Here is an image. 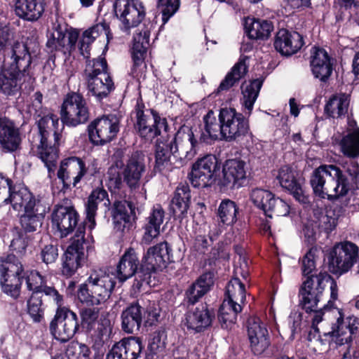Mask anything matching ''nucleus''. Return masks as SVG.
Instances as JSON below:
<instances>
[{
	"mask_svg": "<svg viewBox=\"0 0 359 359\" xmlns=\"http://www.w3.org/2000/svg\"><path fill=\"white\" fill-rule=\"evenodd\" d=\"M23 266L13 255L1 257L0 260V285L2 291L14 299L19 297L21 291L22 278L25 277L27 287L32 292L41 293L46 286V278L37 271H27L24 276Z\"/></svg>",
	"mask_w": 359,
	"mask_h": 359,
	"instance_id": "1",
	"label": "nucleus"
},
{
	"mask_svg": "<svg viewBox=\"0 0 359 359\" xmlns=\"http://www.w3.org/2000/svg\"><path fill=\"white\" fill-rule=\"evenodd\" d=\"M38 128L39 143L36 144L34 152L47 168L50 178L54 175L59 158L57 146L59 145L63 125L60 124L56 115L48 114L38 121Z\"/></svg>",
	"mask_w": 359,
	"mask_h": 359,
	"instance_id": "2",
	"label": "nucleus"
},
{
	"mask_svg": "<svg viewBox=\"0 0 359 359\" xmlns=\"http://www.w3.org/2000/svg\"><path fill=\"white\" fill-rule=\"evenodd\" d=\"M314 194L322 198L333 200L346 195L350 184L346 175L334 165H321L316 168L311 177Z\"/></svg>",
	"mask_w": 359,
	"mask_h": 359,
	"instance_id": "3",
	"label": "nucleus"
},
{
	"mask_svg": "<svg viewBox=\"0 0 359 359\" xmlns=\"http://www.w3.org/2000/svg\"><path fill=\"white\" fill-rule=\"evenodd\" d=\"M328 282L330 283V300L335 301L338 297L337 283L327 273L309 276L303 282L299 294L303 308L306 311H311L317 307Z\"/></svg>",
	"mask_w": 359,
	"mask_h": 359,
	"instance_id": "4",
	"label": "nucleus"
},
{
	"mask_svg": "<svg viewBox=\"0 0 359 359\" xmlns=\"http://www.w3.org/2000/svg\"><path fill=\"white\" fill-rule=\"evenodd\" d=\"M85 77L88 91L98 100L107 97L114 89L104 57L89 60L86 66Z\"/></svg>",
	"mask_w": 359,
	"mask_h": 359,
	"instance_id": "5",
	"label": "nucleus"
},
{
	"mask_svg": "<svg viewBox=\"0 0 359 359\" xmlns=\"http://www.w3.org/2000/svg\"><path fill=\"white\" fill-rule=\"evenodd\" d=\"M332 314H337L336 323L332 327V331L324 333V335L330 336L332 341L341 347L339 351L342 355L341 359H351L349 344L352 340V334L359 328L358 319L353 316L344 318L342 311L335 309L331 311Z\"/></svg>",
	"mask_w": 359,
	"mask_h": 359,
	"instance_id": "6",
	"label": "nucleus"
},
{
	"mask_svg": "<svg viewBox=\"0 0 359 359\" xmlns=\"http://www.w3.org/2000/svg\"><path fill=\"white\" fill-rule=\"evenodd\" d=\"M90 165L86 166L83 159L76 156H70L62 160L57 171V177L62 184L64 190L75 187L88 172L94 175L97 172V161L93 160Z\"/></svg>",
	"mask_w": 359,
	"mask_h": 359,
	"instance_id": "7",
	"label": "nucleus"
},
{
	"mask_svg": "<svg viewBox=\"0 0 359 359\" xmlns=\"http://www.w3.org/2000/svg\"><path fill=\"white\" fill-rule=\"evenodd\" d=\"M358 257V248L355 244L349 241L336 243L327 254L329 271L332 274L341 276L351 269Z\"/></svg>",
	"mask_w": 359,
	"mask_h": 359,
	"instance_id": "8",
	"label": "nucleus"
},
{
	"mask_svg": "<svg viewBox=\"0 0 359 359\" xmlns=\"http://www.w3.org/2000/svg\"><path fill=\"white\" fill-rule=\"evenodd\" d=\"M135 128L139 135L147 141L151 142L155 137L165 138L168 133V123L154 110L136 109Z\"/></svg>",
	"mask_w": 359,
	"mask_h": 359,
	"instance_id": "9",
	"label": "nucleus"
},
{
	"mask_svg": "<svg viewBox=\"0 0 359 359\" xmlns=\"http://www.w3.org/2000/svg\"><path fill=\"white\" fill-rule=\"evenodd\" d=\"M89 118V107L83 96L74 92L68 93L61 107L62 123L67 126L76 127L86 123Z\"/></svg>",
	"mask_w": 359,
	"mask_h": 359,
	"instance_id": "10",
	"label": "nucleus"
},
{
	"mask_svg": "<svg viewBox=\"0 0 359 359\" xmlns=\"http://www.w3.org/2000/svg\"><path fill=\"white\" fill-rule=\"evenodd\" d=\"M222 124V139L228 142L245 136L249 130L248 121L243 114L234 108L224 107L220 109L218 116Z\"/></svg>",
	"mask_w": 359,
	"mask_h": 359,
	"instance_id": "11",
	"label": "nucleus"
},
{
	"mask_svg": "<svg viewBox=\"0 0 359 359\" xmlns=\"http://www.w3.org/2000/svg\"><path fill=\"white\" fill-rule=\"evenodd\" d=\"M219 169L218 159L215 155H206L198 159L193 165L190 181L195 187H207L212 184Z\"/></svg>",
	"mask_w": 359,
	"mask_h": 359,
	"instance_id": "12",
	"label": "nucleus"
},
{
	"mask_svg": "<svg viewBox=\"0 0 359 359\" xmlns=\"http://www.w3.org/2000/svg\"><path fill=\"white\" fill-rule=\"evenodd\" d=\"M78 326L75 313L67 308H57L55 316L50 323V331L55 339L66 342L75 334Z\"/></svg>",
	"mask_w": 359,
	"mask_h": 359,
	"instance_id": "13",
	"label": "nucleus"
},
{
	"mask_svg": "<svg viewBox=\"0 0 359 359\" xmlns=\"http://www.w3.org/2000/svg\"><path fill=\"white\" fill-rule=\"evenodd\" d=\"M119 131V121L114 115L104 116L94 120L88 126L89 138L95 145H104L116 137Z\"/></svg>",
	"mask_w": 359,
	"mask_h": 359,
	"instance_id": "14",
	"label": "nucleus"
},
{
	"mask_svg": "<svg viewBox=\"0 0 359 359\" xmlns=\"http://www.w3.org/2000/svg\"><path fill=\"white\" fill-rule=\"evenodd\" d=\"M114 7L126 30L137 26L145 17V9L140 0H116Z\"/></svg>",
	"mask_w": 359,
	"mask_h": 359,
	"instance_id": "15",
	"label": "nucleus"
},
{
	"mask_svg": "<svg viewBox=\"0 0 359 359\" xmlns=\"http://www.w3.org/2000/svg\"><path fill=\"white\" fill-rule=\"evenodd\" d=\"M1 182L5 186L7 185L6 193L8 194V196L5 197L2 201L4 205L11 203L15 210L25 212L41 203L26 187L13 185L10 179H3Z\"/></svg>",
	"mask_w": 359,
	"mask_h": 359,
	"instance_id": "16",
	"label": "nucleus"
},
{
	"mask_svg": "<svg viewBox=\"0 0 359 359\" xmlns=\"http://www.w3.org/2000/svg\"><path fill=\"white\" fill-rule=\"evenodd\" d=\"M84 233V227L79 226L74 238L65 251L63 273L67 275L73 274L85 261Z\"/></svg>",
	"mask_w": 359,
	"mask_h": 359,
	"instance_id": "17",
	"label": "nucleus"
},
{
	"mask_svg": "<svg viewBox=\"0 0 359 359\" xmlns=\"http://www.w3.org/2000/svg\"><path fill=\"white\" fill-rule=\"evenodd\" d=\"M248 337L251 351L255 355L262 354L270 346V339L266 325L258 317L248 320Z\"/></svg>",
	"mask_w": 359,
	"mask_h": 359,
	"instance_id": "18",
	"label": "nucleus"
},
{
	"mask_svg": "<svg viewBox=\"0 0 359 359\" xmlns=\"http://www.w3.org/2000/svg\"><path fill=\"white\" fill-rule=\"evenodd\" d=\"M142 262L148 271L162 270L173 262L172 249L166 241L158 243L147 249Z\"/></svg>",
	"mask_w": 359,
	"mask_h": 359,
	"instance_id": "19",
	"label": "nucleus"
},
{
	"mask_svg": "<svg viewBox=\"0 0 359 359\" xmlns=\"http://www.w3.org/2000/svg\"><path fill=\"white\" fill-rule=\"evenodd\" d=\"M87 280L90 292L100 300V304L109 297L116 284L114 275L102 269L92 271Z\"/></svg>",
	"mask_w": 359,
	"mask_h": 359,
	"instance_id": "20",
	"label": "nucleus"
},
{
	"mask_svg": "<svg viewBox=\"0 0 359 359\" xmlns=\"http://www.w3.org/2000/svg\"><path fill=\"white\" fill-rule=\"evenodd\" d=\"M78 214L70 205H57L52 214L53 226L65 237L72 232L78 222Z\"/></svg>",
	"mask_w": 359,
	"mask_h": 359,
	"instance_id": "21",
	"label": "nucleus"
},
{
	"mask_svg": "<svg viewBox=\"0 0 359 359\" xmlns=\"http://www.w3.org/2000/svg\"><path fill=\"white\" fill-rule=\"evenodd\" d=\"M143 348L142 341L139 337H126L111 347L106 359H137Z\"/></svg>",
	"mask_w": 359,
	"mask_h": 359,
	"instance_id": "22",
	"label": "nucleus"
},
{
	"mask_svg": "<svg viewBox=\"0 0 359 359\" xmlns=\"http://www.w3.org/2000/svg\"><path fill=\"white\" fill-rule=\"evenodd\" d=\"M173 146L177 154V159L191 160L196 154L198 144L194 133L189 127H182L173 137Z\"/></svg>",
	"mask_w": 359,
	"mask_h": 359,
	"instance_id": "23",
	"label": "nucleus"
},
{
	"mask_svg": "<svg viewBox=\"0 0 359 359\" xmlns=\"http://www.w3.org/2000/svg\"><path fill=\"white\" fill-rule=\"evenodd\" d=\"M32 63V57L27 45L16 41L6 50L4 65L13 69L25 72Z\"/></svg>",
	"mask_w": 359,
	"mask_h": 359,
	"instance_id": "24",
	"label": "nucleus"
},
{
	"mask_svg": "<svg viewBox=\"0 0 359 359\" xmlns=\"http://www.w3.org/2000/svg\"><path fill=\"white\" fill-rule=\"evenodd\" d=\"M221 184L227 189L239 188L246 180L245 163L241 160L229 159L223 165Z\"/></svg>",
	"mask_w": 359,
	"mask_h": 359,
	"instance_id": "25",
	"label": "nucleus"
},
{
	"mask_svg": "<svg viewBox=\"0 0 359 359\" xmlns=\"http://www.w3.org/2000/svg\"><path fill=\"white\" fill-rule=\"evenodd\" d=\"M79 37V33L76 30L67 32L61 26L55 27L50 32L47 46L51 50H61L64 53L71 52L76 47V42Z\"/></svg>",
	"mask_w": 359,
	"mask_h": 359,
	"instance_id": "26",
	"label": "nucleus"
},
{
	"mask_svg": "<svg viewBox=\"0 0 359 359\" xmlns=\"http://www.w3.org/2000/svg\"><path fill=\"white\" fill-rule=\"evenodd\" d=\"M214 318L215 314L208 309V306L201 304L186 313L184 325L189 330L198 333L208 329Z\"/></svg>",
	"mask_w": 359,
	"mask_h": 359,
	"instance_id": "27",
	"label": "nucleus"
},
{
	"mask_svg": "<svg viewBox=\"0 0 359 359\" xmlns=\"http://www.w3.org/2000/svg\"><path fill=\"white\" fill-rule=\"evenodd\" d=\"M173 137L166 135L165 138H158L156 144V168L160 171L172 170V160L177 161L173 146Z\"/></svg>",
	"mask_w": 359,
	"mask_h": 359,
	"instance_id": "28",
	"label": "nucleus"
},
{
	"mask_svg": "<svg viewBox=\"0 0 359 359\" xmlns=\"http://www.w3.org/2000/svg\"><path fill=\"white\" fill-rule=\"evenodd\" d=\"M304 44L302 36L297 32L280 29L276 36L274 47L277 51L284 55L296 53Z\"/></svg>",
	"mask_w": 359,
	"mask_h": 359,
	"instance_id": "29",
	"label": "nucleus"
},
{
	"mask_svg": "<svg viewBox=\"0 0 359 359\" xmlns=\"http://www.w3.org/2000/svg\"><path fill=\"white\" fill-rule=\"evenodd\" d=\"M21 143L19 128L6 117H0V144L7 151H16Z\"/></svg>",
	"mask_w": 359,
	"mask_h": 359,
	"instance_id": "30",
	"label": "nucleus"
},
{
	"mask_svg": "<svg viewBox=\"0 0 359 359\" xmlns=\"http://www.w3.org/2000/svg\"><path fill=\"white\" fill-rule=\"evenodd\" d=\"M165 217V211L159 204H156L151 210L149 216L146 218L144 226V234L142 242L146 245L150 244L154 239L158 237L161 226Z\"/></svg>",
	"mask_w": 359,
	"mask_h": 359,
	"instance_id": "31",
	"label": "nucleus"
},
{
	"mask_svg": "<svg viewBox=\"0 0 359 359\" xmlns=\"http://www.w3.org/2000/svg\"><path fill=\"white\" fill-rule=\"evenodd\" d=\"M311 67L313 76L321 81H326L332 73V64L327 53L322 48H313Z\"/></svg>",
	"mask_w": 359,
	"mask_h": 359,
	"instance_id": "32",
	"label": "nucleus"
},
{
	"mask_svg": "<svg viewBox=\"0 0 359 359\" xmlns=\"http://www.w3.org/2000/svg\"><path fill=\"white\" fill-rule=\"evenodd\" d=\"M144 171L145 165L143 158L137 154H133L122 172L123 181L131 189H135L139 187Z\"/></svg>",
	"mask_w": 359,
	"mask_h": 359,
	"instance_id": "33",
	"label": "nucleus"
},
{
	"mask_svg": "<svg viewBox=\"0 0 359 359\" xmlns=\"http://www.w3.org/2000/svg\"><path fill=\"white\" fill-rule=\"evenodd\" d=\"M14 11L18 17L24 20L36 21L44 12L43 0H15Z\"/></svg>",
	"mask_w": 359,
	"mask_h": 359,
	"instance_id": "34",
	"label": "nucleus"
},
{
	"mask_svg": "<svg viewBox=\"0 0 359 359\" xmlns=\"http://www.w3.org/2000/svg\"><path fill=\"white\" fill-rule=\"evenodd\" d=\"M278 179L280 185L287 189L297 201L301 203L307 201L300 180L296 179L294 172L289 166L280 168Z\"/></svg>",
	"mask_w": 359,
	"mask_h": 359,
	"instance_id": "35",
	"label": "nucleus"
},
{
	"mask_svg": "<svg viewBox=\"0 0 359 359\" xmlns=\"http://www.w3.org/2000/svg\"><path fill=\"white\" fill-rule=\"evenodd\" d=\"M140 266L137 254L133 248L126 250L116 268V278L121 283L133 277Z\"/></svg>",
	"mask_w": 359,
	"mask_h": 359,
	"instance_id": "36",
	"label": "nucleus"
},
{
	"mask_svg": "<svg viewBox=\"0 0 359 359\" xmlns=\"http://www.w3.org/2000/svg\"><path fill=\"white\" fill-rule=\"evenodd\" d=\"M132 208V204L126 201L114 203L112 219L114 228L116 231L124 233L132 227L133 222L130 216Z\"/></svg>",
	"mask_w": 359,
	"mask_h": 359,
	"instance_id": "37",
	"label": "nucleus"
},
{
	"mask_svg": "<svg viewBox=\"0 0 359 359\" xmlns=\"http://www.w3.org/2000/svg\"><path fill=\"white\" fill-rule=\"evenodd\" d=\"M149 30L144 27L138 29L133 36L132 57L135 68L144 64L149 47Z\"/></svg>",
	"mask_w": 359,
	"mask_h": 359,
	"instance_id": "38",
	"label": "nucleus"
},
{
	"mask_svg": "<svg viewBox=\"0 0 359 359\" xmlns=\"http://www.w3.org/2000/svg\"><path fill=\"white\" fill-rule=\"evenodd\" d=\"M104 34L107 41L112 37L109 32V27L105 22L98 23L88 29L86 30L79 43L80 53L84 57H88L90 51V45L101 34Z\"/></svg>",
	"mask_w": 359,
	"mask_h": 359,
	"instance_id": "39",
	"label": "nucleus"
},
{
	"mask_svg": "<svg viewBox=\"0 0 359 359\" xmlns=\"http://www.w3.org/2000/svg\"><path fill=\"white\" fill-rule=\"evenodd\" d=\"M263 81L257 79L245 82L242 85V97L241 104L245 116H250L254 104L257 99Z\"/></svg>",
	"mask_w": 359,
	"mask_h": 359,
	"instance_id": "40",
	"label": "nucleus"
},
{
	"mask_svg": "<svg viewBox=\"0 0 359 359\" xmlns=\"http://www.w3.org/2000/svg\"><path fill=\"white\" fill-rule=\"evenodd\" d=\"M245 29L248 36L254 39H266L273 29L270 21L248 17L245 20Z\"/></svg>",
	"mask_w": 359,
	"mask_h": 359,
	"instance_id": "41",
	"label": "nucleus"
},
{
	"mask_svg": "<svg viewBox=\"0 0 359 359\" xmlns=\"http://www.w3.org/2000/svg\"><path fill=\"white\" fill-rule=\"evenodd\" d=\"M102 202L104 203V205H109L107 192L104 189L100 188L93 190L89 196L88 203L86 205V224L88 225V228L90 230L94 229L95 226V217L97 210V206Z\"/></svg>",
	"mask_w": 359,
	"mask_h": 359,
	"instance_id": "42",
	"label": "nucleus"
},
{
	"mask_svg": "<svg viewBox=\"0 0 359 359\" xmlns=\"http://www.w3.org/2000/svg\"><path fill=\"white\" fill-rule=\"evenodd\" d=\"M45 213V207L41 203L27 209L20 218L22 228L26 232L36 231L41 226Z\"/></svg>",
	"mask_w": 359,
	"mask_h": 359,
	"instance_id": "43",
	"label": "nucleus"
},
{
	"mask_svg": "<svg viewBox=\"0 0 359 359\" xmlns=\"http://www.w3.org/2000/svg\"><path fill=\"white\" fill-rule=\"evenodd\" d=\"M21 73L22 72L4 65L0 72V93L6 95H12L18 93L20 88Z\"/></svg>",
	"mask_w": 359,
	"mask_h": 359,
	"instance_id": "44",
	"label": "nucleus"
},
{
	"mask_svg": "<svg viewBox=\"0 0 359 359\" xmlns=\"http://www.w3.org/2000/svg\"><path fill=\"white\" fill-rule=\"evenodd\" d=\"M342 152L348 156H359V128L354 120H348L347 135L340 142Z\"/></svg>",
	"mask_w": 359,
	"mask_h": 359,
	"instance_id": "45",
	"label": "nucleus"
},
{
	"mask_svg": "<svg viewBox=\"0 0 359 359\" xmlns=\"http://www.w3.org/2000/svg\"><path fill=\"white\" fill-rule=\"evenodd\" d=\"M213 285V273L206 272L200 276L186 292L189 302L195 304L206 294Z\"/></svg>",
	"mask_w": 359,
	"mask_h": 359,
	"instance_id": "46",
	"label": "nucleus"
},
{
	"mask_svg": "<svg viewBox=\"0 0 359 359\" xmlns=\"http://www.w3.org/2000/svg\"><path fill=\"white\" fill-rule=\"evenodd\" d=\"M122 329L127 333L138 330L142 320V309L138 304L128 306L121 314Z\"/></svg>",
	"mask_w": 359,
	"mask_h": 359,
	"instance_id": "47",
	"label": "nucleus"
},
{
	"mask_svg": "<svg viewBox=\"0 0 359 359\" xmlns=\"http://www.w3.org/2000/svg\"><path fill=\"white\" fill-rule=\"evenodd\" d=\"M245 300V289L238 278H232L226 285L224 302L233 305L242 306Z\"/></svg>",
	"mask_w": 359,
	"mask_h": 359,
	"instance_id": "48",
	"label": "nucleus"
},
{
	"mask_svg": "<svg viewBox=\"0 0 359 359\" xmlns=\"http://www.w3.org/2000/svg\"><path fill=\"white\" fill-rule=\"evenodd\" d=\"M190 189L188 185H181L175 190V196L172 200V210L177 216L187 213L190 203Z\"/></svg>",
	"mask_w": 359,
	"mask_h": 359,
	"instance_id": "49",
	"label": "nucleus"
},
{
	"mask_svg": "<svg viewBox=\"0 0 359 359\" xmlns=\"http://www.w3.org/2000/svg\"><path fill=\"white\" fill-rule=\"evenodd\" d=\"M349 105L348 96L345 94L333 95L325 107V112L332 118H338L344 115Z\"/></svg>",
	"mask_w": 359,
	"mask_h": 359,
	"instance_id": "50",
	"label": "nucleus"
},
{
	"mask_svg": "<svg viewBox=\"0 0 359 359\" xmlns=\"http://www.w3.org/2000/svg\"><path fill=\"white\" fill-rule=\"evenodd\" d=\"M247 72V65L245 59H240L235 64L230 72H229L224 79L221 82L217 91H223L229 89L236 83H237Z\"/></svg>",
	"mask_w": 359,
	"mask_h": 359,
	"instance_id": "51",
	"label": "nucleus"
},
{
	"mask_svg": "<svg viewBox=\"0 0 359 359\" xmlns=\"http://www.w3.org/2000/svg\"><path fill=\"white\" fill-rule=\"evenodd\" d=\"M241 311L242 306L233 305L223 302L218 314V319L222 327L226 329L231 328L236 323L238 313Z\"/></svg>",
	"mask_w": 359,
	"mask_h": 359,
	"instance_id": "52",
	"label": "nucleus"
},
{
	"mask_svg": "<svg viewBox=\"0 0 359 359\" xmlns=\"http://www.w3.org/2000/svg\"><path fill=\"white\" fill-rule=\"evenodd\" d=\"M205 123L204 133L202 134V138L207 141V137L211 140H222L221 128L222 124L217 123V120L213 111L210 110L203 117Z\"/></svg>",
	"mask_w": 359,
	"mask_h": 359,
	"instance_id": "53",
	"label": "nucleus"
},
{
	"mask_svg": "<svg viewBox=\"0 0 359 359\" xmlns=\"http://www.w3.org/2000/svg\"><path fill=\"white\" fill-rule=\"evenodd\" d=\"M250 198L251 202L258 208L262 210L266 216L269 215V209L273 199V194L266 189L256 188L251 191Z\"/></svg>",
	"mask_w": 359,
	"mask_h": 359,
	"instance_id": "54",
	"label": "nucleus"
},
{
	"mask_svg": "<svg viewBox=\"0 0 359 359\" xmlns=\"http://www.w3.org/2000/svg\"><path fill=\"white\" fill-rule=\"evenodd\" d=\"M238 208L236 203L229 200H223L218 208V217L220 222L225 225H232L237 220Z\"/></svg>",
	"mask_w": 359,
	"mask_h": 359,
	"instance_id": "55",
	"label": "nucleus"
},
{
	"mask_svg": "<svg viewBox=\"0 0 359 359\" xmlns=\"http://www.w3.org/2000/svg\"><path fill=\"white\" fill-rule=\"evenodd\" d=\"M41 296L38 292H32L27 301V313L35 323H39L43 318Z\"/></svg>",
	"mask_w": 359,
	"mask_h": 359,
	"instance_id": "56",
	"label": "nucleus"
},
{
	"mask_svg": "<svg viewBox=\"0 0 359 359\" xmlns=\"http://www.w3.org/2000/svg\"><path fill=\"white\" fill-rule=\"evenodd\" d=\"M180 7V0H158V8L162 13V20L166 23L177 11Z\"/></svg>",
	"mask_w": 359,
	"mask_h": 359,
	"instance_id": "57",
	"label": "nucleus"
},
{
	"mask_svg": "<svg viewBox=\"0 0 359 359\" xmlns=\"http://www.w3.org/2000/svg\"><path fill=\"white\" fill-rule=\"evenodd\" d=\"M318 249L312 247L305 254L302 259V271L304 276L310 275L316 267V261L318 256Z\"/></svg>",
	"mask_w": 359,
	"mask_h": 359,
	"instance_id": "58",
	"label": "nucleus"
},
{
	"mask_svg": "<svg viewBox=\"0 0 359 359\" xmlns=\"http://www.w3.org/2000/svg\"><path fill=\"white\" fill-rule=\"evenodd\" d=\"M166 333L164 330L154 332L149 343V349L154 354L162 352L165 348Z\"/></svg>",
	"mask_w": 359,
	"mask_h": 359,
	"instance_id": "59",
	"label": "nucleus"
},
{
	"mask_svg": "<svg viewBox=\"0 0 359 359\" xmlns=\"http://www.w3.org/2000/svg\"><path fill=\"white\" fill-rule=\"evenodd\" d=\"M271 202V208L269 209V217H272V214L281 217L287 216L289 214L290 208L285 201L273 196Z\"/></svg>",
	"mask_w": 359,
	"mask_h": 359,
	"instance_id": "60",
	"label": "nucleus"
},
{
	"mask_svg": "<svg viewBox=\"0 0 359 359\" xmlns=\"http://www.w3.org/2000/svg\"><path fill=\"white\" fill-rule=\"evenodd\" d=\"M77 295L81 302L92 305L100 304V300L97 299L94 294L90 292V287L88 285V280L79 286Z\"/></svg>",
	"mask_w": 359,
	"mask_h": 359,
	"instance_id": "61",
	"label": "nucleus"
},
{
	"mask_svg": "<svg viewBox=\"0 0 359 359\" xmlns=\"http://www.w3.org/2000/svg\"><path fill=\"white\" fill-rule=\"evenodd\" d=\"M78 352V358L88 359L90 353L89 348L84 344H72L67 349L69 358L74 357Z\"/></svg>",
	"mask_w": 359,
	"mask_h": 359,
	"instance_id": "62",
	"label": "nucleus"
},
{
	"mask_svg": "<svg viewBox=\"0 0 359 359\" xmlns=\"http://www.w3.org/2000/svg\"><path fill=\"white\" fill-rule=\"evenodd\" d=\"M81 318L83 324L86 325L88 329H91L98 318V309L96 308L85 309L81 312Z\"/></svg>",
	"mask_w": 359,
	"mask_h": 359,
	"instance_id": "63",
	"label": "nucleus"
},
{
	"mask_svg": "<svg viewBox=\"0 0 359 359\" xmlns=\"http://www.w3.org/2000/svg\"><path fill=\"white\" fill-rule=\"evenodd\" d=\"M57 255V249L53 245H46L41 251L42 259L46 264L54 262Z\"/></svg>",
	"mask_w": 359,
	"mask_h": 359,
	"instance_id": "64",
	"label": "nucleus"
}]
</instances>
